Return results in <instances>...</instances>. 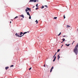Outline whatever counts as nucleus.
Segmentation results:
<instances>
[{"label":"nucleus","mask_w":78,"mask_h":78,"mask_svg":"<svg viewBox=\"0 0 78 78\" xmlns=\"http://www.w3.org/2000/svg\"><path fill=\"white\" fill-rule=\"evenodd\" d=\"M53 69H54V67L53 66H52V67H51V70H50V72H52V70H53Z\"/></svg>","instance_id":"1"},{"label":"nucleus","mask_w":78,"mask_h":78,"mask_svg":"<svg viewBox=\"0 0 78 78\" xmlns=\"http://www.w3.org/2000/svg\"><path fill=\"white\" fill-rule=\"evenodd\" d=\"M61 55V54H59V55L58 56V60H59V58H60V56H59V55Z\"/></svg>","instance_id":"2"},{"label":"nucleus","mask_w":78,"mask_h":78,"mask_svg":"<svg viewBox=\"0 0 78 78\" xmlns=\"http://www.w3.org/2000/svg\"><path fill=\"white\" fill-rule=\"evenodd\" d=\"M15 35L16 37H19V35L18 34H17V33H16L15 34Z\"/></svg>","instance_id":"3"},{"label":"nucleus","mask_w":78,"mask_h":78,"mask_svg":"<svg viewBox=\"0 0 78 78\" xmlns=\"http://www.w3.org/2000/svg\"><path fill=\"white\" fill-rule=\"evenodd\" d=\"M19 19H20V20H22L23 19V18L20 17H19Z\"/></svg>","instance_id":"4"},{"label":"nucleus","mask_w":78,"mask_h":78,"mask_svg":"<svg viewBox=\"0 0 78 78\" xmlns=\"http://www.w3.org/2000/svg\"><path fill=\"white\" fill-rule=\"evenodd\" d=\"M56 56H55V57L54 58V59L53 60V62L55 61V60H56Z\"/></svg>","instance_id":"5"},{"label":"nucleus","mask_w":78,"mask_h":78,"mask_svg":"<svg viewBox=\"0 0 78 78\" xmlns=\"http://www.w3.org/2000/svg\"><path fill=\"white\" fill-rule=\"evenodd\" d=\"M26 9H27L28 11H29L30 10V9H31L29 8L28 7H27L26 8Z\"/></svg>","instance_id":"6"},{"label":"nucleus","mask_w":78,"mask_h":78,"mask_svg":"<svg viewBox=\"0 0 78 78\" xmlns=\"http://www.w3.org/2000/svg\"><path fill=\"white\" fill-rule=\"evenodd\" d=\"M8 69H9V67L7 66L5 67V70H7Z\"/></svg>","instance_id":"7"},{"label":"nucleus","mask_w":78,"mask_h":78,"mask_svg":"<svg viewBox=\"0 0 78 78\" xmlns=\"http://www.w3.org/2000/svg\"><path fill=\"white\" fill-rule=\"evenodd\" d=\"M20 17H23V18H24V16L23 15H20Z\"/></svg>","instance_id":"8"},{"label":"nucleus","mask_w":78,"mask_h":78,"mask_svg":"<svg viewBox=\"0 0 78 78\" xmlns=\"http://www.w3.org/2000/svg\"><path fill=\"white\" fill-rule=\"evenodd\" d=\"M27 15H29V16H30V13H29V12H27Z\"/></svg>","instance_id":"9"},{"label":"nucleus","mask_w":78,"mask_h":78,"mask_svg":"<svg viewBox=\"0 0 78 78\" xmlns=\"http://www.w3.org/2000/svg\"><path fill=\"white\" fill-rule=\"evenodd\" d=\"M34 2V0H30L29 2Z\"/></svg>","instance_id":"10"},{"label":"nucleus","mask_w":78,"mask_h":78,"mask_svg":"<svg viewBox=\"0 0 78 78\" xmlns=\"http://www.w3.org/2000/svg\"><path fill=\"white\" fill-rule=\"evenodd\" d=\"M22 34H23V32H21L20 33V35H22Z\"/></svg>","instance_id":"11"},{"label":"nucleus","mask_w":78,"mask_h":78,"mask_svg":"<svg viewBox=\"0 0 78 78\" xmlns=\"http://www.w3.org/2000/svg\"><path fill=\"white\" fill-rule=\"evenodd\" d=\"M66 45L67 47H69V45H70V44H66Z\"/></svg>","instance_id":"12"},{"label":"nucleus","mask_w":78,"mask_h":78,"mask_svg":"<svg viewBox=\"0 0 78 78\" xmlns=\"http://www.w3.org/2000/svg\"><path fill=\"white\" fill-rule=\"evenodd\" d=\"M69 27H70V26H69V25H67V28H69Z\"/></svg>","instance_id":"13"},{"label":"nucleus","mask_w":78,"mask_h":78,"mask_svg":"<svg viewBox=\"0 0 78 78\" xmlns=\"http://www.w3.org/2000/svg\"><path fill=\"white\" fill-rule=\"evenodd\" d=\"M61 34V32H60V33L58 35V36H59Z\"/></svg>","instance_id":"14"},{"label":"nucleus","mask_w":78,"mask_h":78,"mask_svg":"<svg viewBox=\"0 0 78 78\" xmlns=\"http://www.w3.org/2000/svg\"><path fill=\"white\" fill-rule=\"evenodd\" d=\"M35 22H36V23H38V21H37V20H36Z\"/></svg>","instance_id":"15"},{"label":"nucleus","mask_w":78,"mask_h":78,"mask_svg":"<svg viewBox=\"0 0 78 78\" xmlns=\"http://www.w3.org/2000/svg\"><path fill=\"white\" fill-rule=\"evenodd\" d=\"M18 18V16H16L14 18V19H17V18Z\"/></svg>","instance_id":"16"},{"label":"nucleus","mask_w":78,"mask_h":78,"mask_svg":"<svg viewBox=\"0 0 78 78\" xmlns=\"http://www.w3.org/2000/svg\"><path fill=\"white\" fill-rule=\"evenodd\" d=\"M62 40L64 42L65 41V39L63 38Z\"/></svg>","instance_id":"17"},{"label":"nucleus","mask_w":78,"mask_h":78,"mask_svg":"<svg viewBox=\"0 0 78 78\" xmlns=\"http://www.w3.org/2000/svg\"><path fill=\"white\" fill-rule=\"evenodd\" d=\"M44 8V5H42V7L41 8V9H43V8Z\"/></svg>","instance_id":"18"},{"label":"nucleus","mask_w":78,"mask_h":78,"mask_svg":"<svg viewBox=\"0 0 78 78\" xmlns=\"http://www.w3.org/2000/svg\"><path fill=\"white\" fill-rule=\"evenodd\" d=\"M57 19V17H54V19Z\"/></svg>","instance_id":"19"},{"label":"nucleus","mask_w":78,"mask_h":78,"mask_svg":"<svg viewBox=\"0 0 78 78\" xmlns=\"http://www.w3.org/2000/svg\"><path fill=\"white\" fill-rule=\"evenodd\" d=\"M10 67H14V65H12L10 66Z\"/></svg>","instance_id":"20"},{"label":"nucleus","mask_w":78,"mask_h":78,"mask_svg":"<svg viewBox=\"0 0 78 78\" xmlns=\"http://www.w3.org/2000/svg\"><path fill=\"white\" fill-rule=\"evenodd\" d=\"M38 4H37L36 5V7H38Z\"/></svg>","instance_id":"21"},{"label":"nucleus","mask_w":78,"mask_h":78,"mask_svg":"<svg viewBox=\"0 0 78 78\" xmlns=\"http://www.w3.org/2000/svg\"><path fill=\"white\" fill-rule=\"evenodd\" d=\"M34 2H37V0H34Z\"/></svg>","instance_id":"22"},{"label":"nucleus","mask_w":78,"mask_h":78,"mask_svg":"<svg viewBox=\"0 0 78 78\" xmlns=\"http://www.w3.org/2000/svg\"><path fill=\"white\" fill-rule=\"evenodd\" d=\"M22 36H23V35H21V36H18V37H22Z\"/></svg>","instance_id":"23"},{"label":"nucleus","mask_w":78,"mask_h":78,"mask_svg":"<svg viewBox=\"0 0 78 78\" xmlns=\"http://www.w3.org/2000/svg\"><path fill=\"white\" fill-rule=\"evenodd\" d=\"M39 9V8L38 7H37V8H36L35 9L36 10H37V9Z\"/></svg>","instance_id":"24"},{"label":"nucleus","mask_w":78,"mask_h":78,"mask_svg":"<svg viewBox=\"0 0 78 78\" xmlns=\"http://www.w3.org/2000/svg\"><path fill=\"white\" fill-rule=\"evenodd\" d=\"M59 51H60V49H58L57 52H59Z\"/></svg>","instance_id":"25"},{"label":"nucleus","mask_w":78,"mask_h":78,"mask_svg":"<svg viewBox=\"0 0 78 78\" xmlns=\"http://www.w3.org/2000/svg\"><path fill=\"white\" fill-rule=\"evenodd\" d=\"M25 11L26 12H27V11H28V10L27 9H26Z\"/></svg>","instance_id":"26"},{"label":"nucleus","mask_w":78,"mask_h":78,"mask_svg":"<svg viewBox=\"0 0 78 78\" xmlns=\"http://www.w3.org/2000/svg\"><path fill=\"white\" fill-rule=\"evenodd\" d=\"M29 19H31V16H30V15L29 16Z\"/></svg>","instance_id":"27"},{"label":"nucleus","mask_w":78,"mask_h":78,"mask_svg":"<svg viewBox=\"0 0 78 78\" xmlns=\"http://www.w3.org/2000/svg\"><path fill=\"white\" fill-rule=\"evenodd\" d=\"M63 17H64V19H65V18H66V17L65 16V15H64Z\"/></svg>","instance_id":"28"},{"label":"nucleus","mask_w":78,"mask_h":78,"mask_svg":"<svg viewBox=\"0 0 78 78\" xmlns=\"http://www.w3.org/2000/svg\"><path fill=\"white\" fill-rule=\"evenodd\" d=\"M31 67L29 69V70H31Z\"/></svg>","instance_id":"29"},{"label":"nucleus","mask_w":78,"mask_h":78,"mask_svg":"<svg viewBox=\"0 0 78 78\" xmlns=\"http://www.w3.org/2000/svg\"><path fill=\"white\" fill-rule=\"evenodd\" d=\"M24 34H25L27 33V32H24Z\"/></svg>","instance_id":"30"},{"label":"nucleus","mask_w":78,"mask_h":78,"mask_svg":"<svg viewBox=\"0 0 78 78\" xmlns=\"http://www.w3.org/2000/svg\"><path fill=\"white\" fill-rule=\"evenodd\" d=\"M44 6H45V7H47V8H48V6H47V5H44Z\"/></svg>","instance_id":"31"},{"label":"nucleus","mask_w":78,"mask_h":78,"mask_svg":"<svg viewBox=\"0 0 78 78\" xmlns=\"http://www.w3.org/2000/svg\"><path fill=\"white\" fill-rule=\"evenodd\" d=\"M44 67H45V65H44Z\"/></svg>","instance_id":"32"},{"label":"nucleus","mask_w":78,"mask_h":78,"mask_svg":"<svg viewBox=\"0 0 78 78\" xmlns=\"http://www.w3.org/2000/svg\"><path fill=\"white\" fill-rule=\"evenodd\" d=\"M55 55H54V56H53V58H54V57H55Z\"/></svg>","instance_id":"33"},{"label":"nucleus","mask_w":78,"mask_h":78,"mask_svg":"<svg viewBox=\"0 0 78 78\" xmlns=\"http://www.w3.org/2000/svg\"><path fill=\"white\" fill-rule=\"evenodd\" d=\"M23 34V35L22 36H23V35H24V34H25L24 33Z\"/></svg>","instance_id":"34"},{"label":"nucleus","mask_w":78,"mask_h":78,"mask_svg":"<svg viewBox=\"0 0 78 78\" xmlns=\"http://www.w3.org/2000/svg\"><path fill=\"white\" fill-rule=\"evenodd\" d=\"M62 46H63V44H62V46H61V48H62Z\"/></svg>","instance_id":"35"},{"label":"nucleus","mask_w":78,"mask_h":78,"mask_svg":"<svg viewBox=\"0 0 78 78\" xmlns=\"http://www.w3.org/2000/svg\"><path fill=\"white\" fill-rule=\"evenodd\" d=\"M34 6L33 7V8H34Z\"/></svg>","instance_id":"36"},{"label":"nucleus","mask_w":78,"mask_h":78,"mask_svg":"<svg viewBox=\"0 0 78 78\" xmlns=\"http://www.w3.org/2000/svg\"><path fill=\"white\" fill-rule=\"evenodd\" d=\"M64 37H66V36H63Z\"/></svg>","instance_id":"37"},{"label":"nucleus","mask_w":78,"mask_h":78,"mask_svg":"<svg viewBox=\"0 0 78 78\" xmlns=\"http://www.w3.org/2000/svg\"><path fill=\"white\" fill-rule=\"evenodd\" d=\"M56 53H57V52H56V53H55V55H56Z\"/></svg>","instance_id":"38"},{"label":"nucleus","mask_w":78,"mask_h":78,"mask_svg":"<svg viewBox=\"0 0 78 78\" xmlns=\"http://www.w3.org/2000/svg\"><path fill=\"white\" fill-rule=\"evenodd\" d=\"M29 10V11H31V10L30 9Z\"/></svg>","instance_id":"39"},{"label":"nucleus","mask_w":78,"mask_h":78,"mask_svg":"<svg viewBox=\"0 0 78 78\" xmlns=\"http://www.w3.org/2000/svg\"><path fill=\"white\" fill-rule=\"evenodd\" d=\"M63 42H64V41H62V42H61V43H62Z\"/></svg>","instance_id":"40"},{"label":"nucleus","mask_w":78,"mask_h":78,"mask_svg":"<svg viewBox=\"0 0 78 78\" xmlns=\"http://www.w3.org/2000/svg\"><path fill=\"white\" fill-rule=\"evenodd\" d=\"M10 23H11V21L10 22Z\"/></svg>","instance_id":"41"},{"label":"nucleus","mask_w":78,"mask_h":78,"mask_svg":"<svg viewBox=\"0 0 78 78\" xmlns=\"http://www.w3.org/2000/svg\"><path fill=\"white\" fill-rule=\"evenodd\" d=\"M27 33H29V32L27 31Z\"/></svg>","instance_id":"42"},{"label":"nucleus","mask_w":78,"mask_h":78,"mask_svg":"<svg viewBox=\"0 0 78 78\" xmlns=\"http://www.w3.org/2000/svg\"><path fill=\"white\" fill-rule=\"evenodd\" d=\"M73 42H75V41H73Z\"/></svg>","instance_id":"43"},{"label":"nucleus","mask_w":78,"mask_h":78,"mask_svg":"<svg viewBox=\"0 0 78 78\" xmlns=\"http://www.w3.org/2000/svg\"><path fill=\"white\" fill-rule=\"evenodd\" d=\"M73 43H72V45H73Z\"/></svg>","instance_id":"44"},{"label":"nucleus","mask_w":78,"mask_h":78,"mask_svg":"<svg viewBox=\"0 0 78 78\" xmlns=\"http://www.w3.org/2000/svg\"><path fill=\"white\" fill-rule=\"evenodd\" d=\"M77 31H78V28L77 29Z\"/></svg>","instance_id":"45"},{"label":"nucleus","mask_w":78,"mask_h":78,"mask_svg":"<svg viewBox=\"0 0 78 78\" xmlns=\"http://www.w3.org/2000/svg\"><path fill=\"white\" fill-rule=\"evenodd\" d=\"M38 0H37V2H38Z\"/></svg>","instance_id":"46"}]
</instances>
